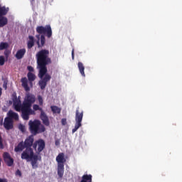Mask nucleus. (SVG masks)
I'll use <instances>...</instances> for the list:
<instances>
[{
  "label": "nucleus",
  "instance_id": "39",
  "mask_svg": "<svg viewBox=\"0 0 182 182\" xmlns=\"http://www.w3.org/2000/svg\"><path fill=\"white\" fill-rule=\"evenodd\" d=\"M7 114H16V113L14 112V111H12V110H10V111H9Z\"/></svg>",
  "mask_w": 182,
  "mask_h": 182
},
{
  "label": "nucleus",
  "instance_id": "3",
  "mask_svg": "<svg viewBox=\"0 0 182 182\" xmlns=\"http://www.w3.org/2000/svg\"><path fill=\"white\" fill-rule=\"evenodd\" d=\"M21 159L22 160H26L27 161L31 160L32 168H38V161H42V156L34 155L33 149H27L26 152H22Z\"/></svg>",
  "mask_w": 182,
  "mask_h": 182
},
{
  "label": "nucleus",
  "instance_id": "23",
  "mask_svg": "<svg viewBox=\"0 0 182 182\" xmlns=\"http://www.w3.org/2000/svg\"><path fill=\"white\" fill-rule=\"evenodd\" d=\"M45 36L41 35V43H39V40L37 41V45L38 48H42L45 45Z\"/></svg>",
  "mask_w": 182,
  "mask_h": 182
},
{
  "label": "nucleus",
  "instance_id": "42",
  "mask_svg": "<svg viewBox=\"0 0 182 182\" xmlns=\"http://www.w3.org/2000/svg\"><path fill=\"white\" fill-rule=\"evenodd\" d=\"M2 96V88L0 87V97Z\"/></svg>",
  "mask_w": 182,
  "mask_h": 182
},
{
  "label": "nucleus",
  "instance_id": "19",
  "mask_svg": "<svg viewBox=\"0 0 182 182\" xmlns=\"http://www.w3.org/2000/svg\"><path fill=\"white\" fill-rule=\"evenodd\" d=\"M78 69L80 71V73L85 77L86 75L85 74V65H83V63L82 62H78L77 63Z\"/></svg>",
  "mask_w": 182,
  "mask_h": 182
},
{
  "label": "nucleus",
  "instance_id": "4",
  "mask_svg": "<svg viewBox=\"0 0 182 182\" xmlns=\"http://www.w3.org/2000/svg\"><path fill=\"white\" fill-rule=\"evenodd\" d=\"M29 131L33 136H36L41 133L45 132L46 128L45 125L42 124L39 119L30 120L28 122Z\"/></svg>",
  "mask_w": 182,
  "mask_h": 182
},
{
  "label": "nucleus",
  "instance_id": "28",
  "mask_svg": "<svg viewBox=\"0 0 182 182\" xmlns=\"http://www.w3.org/2000/svg\"><path fill=\"white\" fill-rule=\"evenodd\" d=\"M38 104L40 106H43V98H42V96L38 95Z\"/></svg>",
  "mask_w": 182,
  "mask_h": 182
},
{
  "label": "nucleus",
  "instance_id": "16",
  "mask_svg": "<svg viewBox=\"0 0 182 182\" xmlns=\"http://www.w3.org/2000/svg\"><path fill=\"white\" fill-rule=\"evenodd\" d=\"M40 118L45 126H49V124H50L49 122V117H48L47 114H41Z\"/></svg>",
  "mask_w": 182,
  "mask_h": 182
},
{
  "label": "nucleus",
  "instance_id": "15",
  "mask_svg": "<svg viewBox=\"0 0 182 182\" xmlns=\"http://www.w3.org/2000/svg\"><path fill=\"white\" fill-rule=\"evenodd\" d=\"M21 85L26 90V92H29L31 90V88L29 87V85H28V78L26 77H23L21 78Z\"/></svg>",
  "mask_w": 182,
  "mask_h": 182
},
{
  "label": "nucleus",
  "instance_id": "1",
  "mask_svg": "<svg viewBox=\"0 0 182 182\" xmlns=\"http://www.w3.org/2000/svg\"><path fill=\"white\" fill-rule=\"evenodd\" d=\"M36 59L37 60V69L38 71V86L41 90H45L48 82H50L52 76L48 74V65L52 63V59L49 57V50L43 49L38 51L36 55Z\"/></svg>",
  "mask_w": 182,
  "mask_h": 182
},
{
  "label": "nucleus",
  "instance_id": "25",
  "mask_svg": "<svg viewBox=\"0 0 182 182\" xmlns=\"http://www.w3.org/2000/svg\"><path fill=\"white\" fill-rule=\"evenodd\" d=\"M9 48V44L8 43L1 42L0 43V50H4V49H8Z\"/></svg>",
  "mask_w": 182,
  "mask_h": 182
},
{
  "label": "nucleus",
  "instance_id": "34",
  "mask_svg": "<svg viewBox=\"0 0 182 182\" xmlns=\"http://www.w3.org/2000/svg\"><path fill=\"white\" fill-rule=\"evenodd\" d=\"M75 114H83V111L80 110V108L77 109Z\"/></svg>",
  "mask_w": 182,
  "mask_h": 182
},
{
  "label": "nucleus",
  "instance_id": "2",
  "mask_svg": "<svg viewBox=\"0 0 182 182\" xmlns=\"http://www.w3.org/2000/svg\"><path fill=\"white\" fill-rule=\"evenodd\" d=\"M36 100L35 95L28 94L22 104L21 103V100L16 99L14 101V109L16 112H21L22 114H31L33 113L31 107Z\"/></svg>",
  "mask_w": 182,
  "mask_h": 182
},
{
  "label": "nucleus",
  "instance_id": "32",
  "mask_svg": "<svg viewBox=\"0 0 182 182\" xmlns=\"http://www.w3.org/2000/svg\"><path fill=\"white\" fill-rule=\"evenodd\" d=\"M21 116L23 120H29V114H22Z\"/></svg>",
  "mask_w": 182,
  "mask_h": 182
},
{
  "label": "nucleus",
  "instance_id": "12",
  "mask_svg": "<svg viewBox=\"0 0 182 182\" xmlns=\"http://www.w3.org/2000/svg\"><path fill=\"white\" fill-rule=\"evenodd\" d=\"M25 53H26V49L25 48H21L18 50H17L15 58L18 60H21V59H23V56H25Z\"/></svg>",
  "mask_w": 182,
  "mask_h": 182
},
{
  "label": "nucleus",
  "instance_id": "22",
  "mask_svg": "<svg viewBox=\"0 0 182 182\" xmlns=\"http://www.w3.org/2000/svg\"><path fill=\"white\" fill-rule=\"evenodd\" d=\"M92 177L91 174H85L82 176L80 182H92Z\"/></svg>",
  "mask_w": 182,
  "mask_h": 182
},
{
  "label": "nucleus",
  "instance_id": "36",
  "mask_svg": "<svg viewBox=\"0 0 182 182\" xmlns=\"http://www.w3.org/2000/svg\"><path fill=\"white\" fill-rule=\"evenodd\" d=\"M72 59L75 60V49L72 50Z\"/></svg>",
  "mask_w": 182,
  "mask_h": 182
},
{
  "label": "nucleus",
  "instance_id": "40",
  "mask_svg": "<svg viewBox=\"0 0 182 182\" xmlns=\"http://www.w3.org/2000/svg\"><path fill=\"white\" fill-rule=\"evenodd\" d=\"M60 142L58 140L55 141V146H59Z\"/></svg>",
  "mask_w": 182,
  "mask_h": 182
},
{
  "label": "nucleus",
  "instance_id": "27",
  "mask_svg": "<svg viewBox=\"0 0 182 182\" xmlns=\"http://www.w3.org/2000/svg\"><path fill=\"white\" fill-rule=\"evenodd\" d=\"M5 65V57L4 55L0 56V66H4Z\"/></svg>",
  "mask_w": 182,
  "mask_h": 182
},
{
  "label": "nucleus",
  "instance_id": "38",
  "mask_svg": "<svg viewBox=\"0 0 182 182\" xmlns=\"http://www.w3.org/2000/svg\"><path fill=\"white\" fill-rule=\"evenodd\" d=\"M0 182H8V179H6V178H0Z\"/></svg>",
  "mask_w": 182,
  "mask_h": 182
},
{
  "label": "nucleus",
  "instance_id": "18",
  "mask_svg": "<svg viewBox=\"0 0 182 182\" xmlns=\"http://www.w3.org/2000/svg\"><path fill=\"white\" fill-rule=\"evenodd\" d=\"M50 109L54 114H60V112H62V108L56 105H52Z\"/></svg>",
  "mask_w": 182,
  "mask_h": 182
},
{
  "label": "nucleus",
  "instance_id": "8",
  "mask_svg": "<svg viewBox=\"0 0 182 182\" xmlns=\"http://www.w3.org/2000/svg\"><path fill=\"white\" fill-rule=\"evenodd\" d=\"M82 120H83V114H76L75 127L72 130V133H76L80 127H82Z\"/></svg>",
  "mask_w": 182,
  "mask_h": 182
},
{
  "label": "nucleus",
  "instance_id": "7",
  "mask_svg": "<svg viewBox=\"0 0 182 182\" xmlns=\"http://www.w3.org/2000/svg\"><path fill=\"white\" fill-rule=\"evenodd\" d=\"M46 146L45 141L40 139L33 143V149L39 154V153H42L45 150Z\"/></svg>",
  "mask_w": 182,
  "mask_h": 182
},
{
  "label": "nucleus",
  "instance_id": "30",
  "mask_svg": "<svg viewBox=\"0 0 182 182\" xmlns=\"http://www.w3.org/2000/svg\"><path fill=\"white\" fill-rule=\"evenodd\" d=\"M27 70H28V73H32V72L35 71V69H33V67L28 65L27 67Z\"/></svg>",
  "mask_w": 182,
  "mask_h": 182
},
{
  "label": "nucleus",
  "instance_id": "29",
  "mask_svg": "<svg viewBox=\"0 0 182 182\" xmlns=\"http://www.w3.org/2000/svg\"><path fill=\"white\" fill-rule=\"evenodd\" d=\"M18 129L21 130V132H22V133L25 132V125L20 124L18 125Z\"/></svg>",
  "mask_w": 182,
  "mask_h": 182
},
{
  "label": "nucleus",
  "instance_id": "10",
  "mask_svg": "<svg viewBox=\"0 0 182 182\" xmlns=\"http://www.w3.org/2000/svg\"><path fill=\"white\" fill-rule=\"evenodd\" d=\"M33 141H35V139H33V136L31 135L28 137H27L23 143L26 150L23 151V153H25L27 151V150H33L32 146H33Z\"/></svg>",
  "mask_w": 182,
  "mask_h": 182
},
{
  "label": "nucleus",
  "instance_id": "6",
  "mask_svg": "<svg viewBox=\"0 0 182 182\" xmlns=\"http://www.w3.org/2000/svg\"><path fill=\"white\" fill-rule=\"evenodd\" d=\"M36 32L39 35H47L48 38L52 36V28L50 25H46L45 27L43 26H38L36 27Z\"/></svg>",
  "mask_w": 182,
  "mask_h": 182
},
{
  "label": "nucleus",
  "instance_id": "26",
  "mask_svg": "<svg viewBox=\"0 0 182 182\" xmlns=\"http://www.w3.org/2000/svg\"><path fill=\"white\" fill-rule=\"evenodd\" d=\"M9 117H11V120H19V116L18 114H10Z\"/></svg>",
  "mask_w": 182,
  "mask_h": 182
},
{
  "label": "nucleus",
  "instance_id": "24",
  "mask_svg": "<svg viewBox=\"0 0 182 182\" xmlns=\"http://www.w3.org/2000/svg\"><path fill=\"white\" fill-rule=\"evenodd\" d=\"M33 109L34 110V112H38V110H39V112H41V114H45V112H43L42 107H39V105H33Z\"/></svg>",
  "mask_w": 182,
  "mask_h": 182
},
{
  "label": "nucleus",
  "instance_id": "21",
  "mask_svg": "<svg viewBox=\"0 0 182 182\" xmlns=\"http://www.w3.org/2000/svg\"><path fill=\"white\" fill-rule=\"evenodd\" d=\"M6 25H8V18L5 16H0V28H4Z\"/></svg>",
  "mask_w": 182,
  "mask_h": 182
},
{
  "label": "nucleus",
  "instance_id": "33",
  "mask_svg": "<svg viewBox=\"0 0 182 182\" xmlns=\"http://www.w3.org/2000/svg\"><path fill=\"white\" fill-rule=\"evenodd\" d=\"M9 50H5L4 51V56H6V59H8V58H9Z\"/></svg>",
  "mask_w": 182,
  "mask_h": 182
},
{
  "label": "nucleus",
  "instance_id": "37",
  "mask_svg": "<svg viewBox=\"0 0 182 182\" xmlns=\"http://www.w3.org/2000/svg\"><path fill=\"white\" fill-rule=\"evenodd\" d=\"M8 83H6V82H4V84H3V87H4V89H5V90H6V89H8Z\"/></svg>",
  "mask_w": 182,
  "mask_h": 182
},
{
  "label": "nucleus",
  "instance_id": "9",
  "mask_svg": "<svg viewBox=\"0 0 182 182\" xmlns=\"http://www.w3.org/2000/svg\"><path fill=\"white\" fill-rule=\"evenodd\" d=\"M3 159L5 164H6L8 167H12V166H14V158L11 157L9 153L4 152L3 154Z\"/></svg>",
  "mask_w": 182,
  "mask_h": 182
},
{
  "label": "nucleus",
  "instance_id": "14",
  "mask_svg": "<svg viewBox=\"0 0 182 182\" xmlns=\"http://www.w3.org/2000/svg\"><path fill=\"white\" fill-rule=\"evenodd\" d=\"M27 77L29 82V85L32 87V86H33L32 82H34V80L36 79V75L32 73H28Z\"/></svg>",
  "mask_w": 182,
  "mask_h": 182
},
{
  "label": "nucleus",
  "instance_id": "11",
  "mask_svg": "<svg viewBox=\"0 0 182 182\" xmlns=\"http://www.w3.org/2000/svg\"><path fill=\"white\" fill-rule=\"evenodd\" d=\"M4 127L6 130H12L14 129V120H12V118L7 117L4 119Z\"/></svg>",
  "mask_w": 182,
  "mask_h": 182
},
{
  "label": "nucleus",
  "instance_id": "5",
  "mask_svg": "<svg viewBox=\"0 0 182 182\" xmlns=\"http://www.w3.org/2000/svg\"><path fill=\"white\" fill-rule=\"evenodd\" d=\"M58 163L57 173L59 178H63L65 174V163H66V159H65V154L61 152L58 154L55 159Z\"/></svg>",
  "mask_w": 182,
  "mask_h": 182
},
{
  "label": "nucleus",
  "instance_id": "43",
  "mask_svg": "<svg viewBox=\"0 0 182 182\" xmlns=\"http://www.w3.org/2000/svg\"><path fill=\"white\" fill-rule=\"evenodd\" d=\"M35 0H31V4H32V2H33Z\"/></svg>",
  "mask_w": 182,
  "mask_h": 182
},
{
  "label": "nucleus",
  "instance_id": "35",
  "mask_svg": "<svg viewBox=\"0 0 182 182\" xmlns=\"http://www.w3.org/2000/svg\"><path fill=\"white\" fill-rule=\"evenodd\" d=\"M16 176H19V177H21L22 176V172H21V171L19 169H18L16 171Z\"/></svg>",
  "mask_w": 182,
  "mask_h": 182
},
{
  "label": "nucleus",
  "instance_id": "41",
  "mask_svg": "<svg viewBox=\"0 0 182 182\" xmlns=\"http://www.w3.org/2000/svg\"><path fill=\"white\" fill-rule=\"evenodd\" d=\"M36 38L38 39V41H39V39H41V34H38V35H37L36 36Z\"/></svg>",
  "mask_w": 182,
  "mask_h": 182
},
{
  "label": "nucleus",
  "instance_id": "13",
  "mask_svg": "<svg viewBox=\"0 0 182 182\" xmlns=\"http://www.w3.org/2000/svg\"><path fill=\"white\" fill-rule=\"evenodd\" d=\"M33 46H35V38L33 36H29L27 42V48L28 49H32Z\"/></svg>",
  "mask_w": 182,
  "mask_h": 182
},
{
  "label": "nucleus",
  "instance_id": "20",
  "mask_svg": "<svg viewBox=\"0 0 182 182\" xmlns=\"http://www.w3.org/2000/svg\"><path fill=\"white\" fill-rule=\"evenodd\" d=\"M8 12H9V8H6L5 6H1L0 5V16H5V15H6V14H8Z\"/></svg>",
  "mask_w": 182,
  "mask_h": 182
},
{
  "label": "nucleus",
  "instance_id": "31",
  "mask_svg": "<svg viewBox=\"0 0 182 182\" xmlns=\"http://www.w3.org/2000/svg\"><path fill=\"white\" fill-rule=\"evenodd\" d=\"M67 124H68V122H67L66 118H63V119H61V124H62L63 126H66Z\"/></svg>",
  "mask_w": 182,
  "mask_h": 182
},
{
  "label": "nucleus",
  "instance_id": "17",
  "mask_svg": "<svg viewBox=\"0 0 182 182\" xmlns=\"http://www.w3.org/2000/svg\"><path fill=\"white\" fill-rule=\"evenodd\" d=\"M25 148H26V147L25 146V144H23V141H21L15 147L14 151H16V153H18V151H22Z\"/></svg>",
  "mask_w": 182,
  "mask_h": 182
}]
</instances>
